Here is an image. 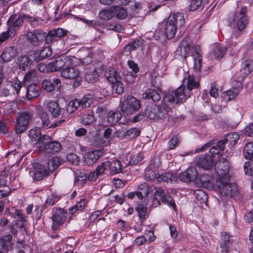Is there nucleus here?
Returning a JSON list of instances; mask_svg holds the SVG:
<instances>
[{
	"label": "nucleus",
	"instance_id": "obj_17",
	"mask_svg": "<svg viewBox=\"0 0 253 253\" xmlns=\"http://www.w3.org/2000/svg\"><path fill=\"white\" fill-rule=\"evenodd\" d=\"M24 20V14H14L10 16L7 24L8 28H11L15 30L23 25Z\"/></svg>",
	"mask_w": 253,
	"mask_h": 253
},
{
	"label": "nucleus",
	"instance_id": "obj_32",
	"mask_svg": "<svg viewBox=\"0 0 253 253\" xmlns=\"http://www.w3.org/2000/svg\"><path fill=\"white\" fill-rule=\"evenodd\" d=\"M122 115L119 111H109L107 115V121L110 125H114L122 118Z\"/></svg>",
	"mask_w": 253,
	"mask_h": 253
},
{
	"label": "nucleus",
	"instance_id": "obj_61",
	"mask_svg": "<svg viewBox=\"0 0 253 253\" xmlns=\"http://www.w3.org/2000/svg\"><path fill=\"white\" fill-rule=\"evenodd\" d=\"M116 14L117 17L121 19H124L127 16L126 10L123 7H118L116 9Z\"/></svg>",
	"mask_w": 253,
	"mask_h": 253
},
{
	"label": "nucleus",
	"instance_id": "obj_3",
	"mask_svg": "<svg viewBox=\"0 0 253 253\" xmlns=\"http://www.w3.org/2000/svg\"><path fill=\"white\" fill-rule=\"evenodd\" d=\"M36 146L39 150L46 154L55 155L62 149L61 144L46 135H43L39 141L36 142Z\"/></svg>",
	"mask_w": 253,
	"mask_h": 253
},
{
	"label": "nucleus",
	"instance_id": "obj_44",
	"mask_svg": "<svg viewBox=\"0 0 253 253\" xmlns=\"http://www.w3.org/2000/svg\"><path fill=\"white\" fill-rule=\"evenodd\" d=\"M29 137L32 141H38L42 138L40 130L38 128L31 129L29 131Z\"/></svg>",
	"mask_w": 253,
	"mask_h": 253
},
{
	"label": "nucleus",
	"instance_id": "obj_47",
	"mask_svg": "<svg viewBox=\"0 0 253 253\" xmlns=\"http://www.w3.org/2000/svg\"><path fill=\"white\" fill-rule=\"evenodd\" d=\"M87 178V176L85 174L81 173L80 174L77 176L75 179L74 185L75 186L82 187L85 183Z\"/></svg>",
	"mask_w": 253,
	"mask_h": 253
},
{
	"label": "nucleus",
	"instance_id": "obj_16",
	"mask_svg": "<svg viewBox=\"0 0 253 253\" xmlns=\"http://www.w3.org/2000/svg\"><path fill=\"white\" fill-rule=\"evenodd\" d=\"M190 49V45L189 43L185 42H181L175 52L174 57L180 60H184L187 58Z\"/></svg>",
	"mask_w": 253,
	"mask_h": 253
},
{
	"label": "nucleus",
	"instance_id": "obj_51",
	"mask_svg": "<svg viewBox=\"0 0 253 253\" xmlns=\"http://www.w3.org/2000/svg\"><path fill=\"white\" fill-rule=\"evenodd\" d=\"M159 120H163L165 124L168 122V111L165 107L159 105Z\"/></svg>",
	"mask_w": 253,
	"mask_h": 253
},
{
	"label": "nucleus",
	"instance_id": "obj_23",
	"mask_svg": "<svg viewBox=\"0 0 253 253\" xmlns=\"http://www.w3.org/2000/svg\"><path fill=\"white\" fill-rule=\"evenodd\" d=\"M41 93L40 87L36 84L29 85L27 88L26 96L28 100L37 98Z\"/></svg>",
	"mask_w": 253,
	"mask_h": 253
},
{
	"label": "nucleus",
	"instance_id": "obj_35",
	"mask_svg": "<svg viewBox=\"0 0 253 253\" xmlns=\"http://www.w3.org/2000/svg\"><path fill=\"white\" fill-rule=\"evenodd\" d=\"M194 68L196 71H201L202 62V56L199 51L195 50L193 53Z\"/></svg>",
	"mask_w": 253,
	"mask_h": 253
},
{
	"label": "nucleus",
	"instance_id": "obj_64",
	"mask_svg": "<svg viewBox=\"0 0 253 253\" xmlns=\"http://www.w3.org/2000/svg\"><path fill=\"white\" fill-rule=\"evenodd\" d=\"M244 132L245 135L248 136L253 135V124L249 123L244 128Z\"/></svg>",
	"mask_w": 253,
	"mask_h": 253
},
{
	"label": "nucleus",
	"instance_id": "obj_55",
	"mask_svg": "<svg viewBox=\"0 0 253 253\" xmlns=\"http://www.w3.org/2000/svg\"><path fill=\"white\" fill-rule=\"evenodd\" d=\"M11 90L15 92L16 94H18L20 89L22 87L21 83L19 81H16L15 82L11 83L10 84H8Z\"/></svg>",
	"mask_w": 253,
	"mask_h": 253
},
{
	"label": "nucleus",
	"instance_id": "obj_60",
	"mask_svg": "<svg viewBox=\"0 0 253 253\" xmlns=\"http://www.w3.org/2000/svg\"><path fill=\"white\" fill-rule=\"evenodd\" d=\"M59 200V198L58 196L54 195H50L49 196H48V197L47 198L45 201V203L44 204L45 206L47 207L49 206H52Z\"/></svg>",
	"mask_w": 253,
	"mask_h": 253
},
{
	"label": "nucleus",
	"instance_id": "obj_18",
	"mask_svg": "<svg viewBox=\"0 0 253 253\" xmlns=\"http://www.w3.org/2000/svg\"><path fill=\"white\" fill-rule=\"evenodd\" d=\"M71 65V62L70 61V64H67L61 71L62 76L65 79H72L80 75L78 69L73 66H70Z\"/></svg>",
	"mask_w": 253,
	"mask_h": 253
},
{
	"label": "nucleus",
	"instance_id": "obj_22",
	"mask_svg": "<svg viewBox=\"0 0 253 253\" xmlns=\"http://www.w3.org/2000/svg\"><path fill=\"white\" fill-rule=\"evenodd\" d=\"M33 61L27 55H21L17 59V63L20 69L25 71L31 67Z\"/></svg>",
	"mask_w": 253,
	"mask_h": 253
},
{
	"label": "nucleus",
	"instance_id": "obj_27",
	"mask_svg": "<svg viewBox=\"0 0 253 253\" xmlns=\"http://www.w3.org/2000/svg\"><path fill=\"white\" fill-rule=\"evenodd\" d=\"M100 152L98 151H90L86 153L84 156V162L88 165H93L100 157Z\"/></svg>",
	"mask_w": 253,
	"mask_h": 253
},
{
	"label": "nucleus",
	"instance_id": "obj_39",
	"mask_svg": "<svg viewBox=\"0 0 253 253\" xmlns=\"http://www.w3.org/2000/svg\"><path fill=\"white\" fill-rule=\"evenodd\" d=\"M104 173V169H103L102 166L100 164L97 166L94 171L89 173L88 178L90 181H94L99 175Z\"/></svg>",
	"mask_w": 253,
	"mask_h": 253
},
{
	"label": "nucleus",
	"instance_id": "obj_52",
	"mask_svg": "<svg viewBox=\"0 0 253 253\" xmlns=\"http://www.w3.org/2000/svg\"><path fill=\"white\" fill-rule=\"evenodd\" d=\"M94 121V117L93 114L84 115L82 120V124L84 125H90Z\"/></svg>",
	"mask_w": 253,
	"mask_h": 253
},
{
	"label": "nucleus",
	"instance_id": "obj_6",
	"mask_svg": "<svg viewBox=\"0 0 253 253\" xmlns=\"http://www.w3.org/2000/svg\"><path fill=\"white\" fill-rule=\"evenodd\" d=\"M235 238L227 232L221 233L220 246L217 248V253H229L235 244Z\"/></svg>",
	"mask_w": 253,
	"mask_h": 253
},
{
	"label": "nucleus",
	"instance_id": "obj_43",
	"mask_svg": "<svg viewBox=\"0 0 253 253\" xmlns=\"http://www.w3.org/2000/svg\"><path fill=\"white\" fill-rule=\"evenodd\" d=\"M142 41L135 40L131 43H130L125 46V50L128 52L136 50V49L142 47Z\"/></svg>",
	"mask_w": 253,
	"mask_h": 253
},
{
	"label": "nucleus",
	"instance_id": "obj_48",
	"mask_svg": "<svg viewBox=\"0 0 253 253\" xmlns=\"http://www.w3.org/2000/svg\"><path fill=\"white\" fill-rule=\"evenodd\" d=\"M81 107L79 103L78 99H76L71 100L67 107V111L69 113H73L77 108Z\"/></svg>",
	"mask_w": 253,
	"mask_h": 253
},
{
	"label": "nucleus",
	"instance_id": "obj_5",
	"mask_svg": "<svg viewBox=\"0 0 253 253\" xmlns=\"http://www.w3.org/2000/svg\"><path fill=\"white\" fill-rule=\"evenodd\" d=\"M230 179L218 178L216 180V185L221 195L233 197L238 191L237 185L234 183H230Z\"/></svg>",
	"mask_w": 253,
	"mask_h": 253
},
{
	"label": "nucleus",
	"instance_id": "obj_9",
	"mask_svg": "<svg viewBox=\"0 0 253 253\" xmlns=\"http://www.w3.org/2000/svg\"><path fill=\"white\" fill-rule=\"evenodd\" d=\"M67 216V212L63 209H59L53 211L52 216L53 224L52 228L53 230H57L65 222Z\"/></svg>",
	"mask_w": 253,
	"mask_h": 253
},
{
	"label": "nucleus",
	"instance_id": "obj_58",
	"mask_svg": "<svg viewBox=\"0 0 253 253\" xmlns=\"http://www.w3.org/2000/svg\"><path fill=\"white\" fill-rule=\"evenodd\" d=\"M202 0H191L189 5V10L195 11L202 6Z\"/></svg>",
	"mask_w": 253,
	"mask_h": 253
},
{
	"label": "nucleus",
	"instance_id": "obj_34",
	"mask_svg": "<svg viewBox=\"0 0 253 253\" xmlns=\"http://www.w3.org/2000/svg\"><path fill=\"white\" fill-rule=\"evenodd\" d=\"M39 112L38 115L41 120V125L42 128L47 127L50 124L49 116L48 114L44 111L41 106L39 107Z\"/></svg>",
	"mask_w": 253,
	"mask_h": 253
},
{
	"label": "nucleus",
	"instance_id": "obj_59",
	"mask_svg": "<svg viewBox=\"0 0 253 253\" xmlns=\"http://www.w3.org/2000/svg\"><path fill=\"white\" fill-rule=\"evenodd\" d=\"M139 133V130L136 128H132L128 130L126 128V136H128L130 138L137 137Z\"/></svg>",
	"mask_w": 253,
	"mask_h": 253
},
{
	"label": "nucleus",
	"instance_id": "obj_24",
	"mask_svg": "<svg viewBox=\"0 0 253 253\" xmlns=\"http://www.w3.org/2000/svg\"><path fill=\"white\" fill-rule=\"evenodd\" d=\"M159 197H161L162 202L169 207H172L174 211L176 210V204L174 200L169 194H165L163 192L162 188H159Z\"/></svg>",
	"mask_w": 253,
	"mask_h": 253
},
{
	"label": "nucleus",
	"instance_id": "obj_37",
	"mask_svg": "<svg viewBox=\"0 0 253 253\" xmlns=\"http://www.w3.org/2000/svg\"><path fill=\"white\" fill-rule=\"evenodd\" d=\"M243 154L246 159L251 160L253 157V143L249 142L247 143L243 150Z\"/></svg>",
	"mask_w": 253,
	"mask_h": 253
},
{
	"label": "nucleus",
	"instance_id": "obj_36",
	"mask_svg": "<svg viewBox=\"0 0 253 253\" xmlns=\"http://www.w3.org/2000/svg\"><path fill=\"white\" fill-rule=\"evenodd\" d=\"M80 107L83 109L89 107L93 102V98L91 95H85L81 99H78Z\"/></svg>",
	"mask_w": 253,
	"mask_h": 253
},
{
	"label": "nucleus",
	"instance_id": "obj_42",
	"mask_svg": "<svg viewBox=\"0 0 253 253\" xmlns=\"http://www.w3.org/2000/svg\"><path fill=\"white\" fill-rule=\"evenodd\" d=\"M145 177L147 181H151L152 182L156 181V184L158 182V176L150 168H147L145 170Z\"/></svg>",
	"mask_w": 253,
	"mask_h": 253
},
{
	"label": "nucleus",
	"instance_id": "obj_20",
	"mask_svg": "<svg viewBox=\"0 0 253 253\" xmlns=\"http://www.w3.org/2000/svg\"><path fill=\"white\" fill-rule=\"evenodd\" d=\"M240 75L242 79L246 78L253 70V61L252 60H246L242 62Z\"/></svg>",
	"mask_w": 253,
	"mask_h": 253
},
{
	"label": "nucleus",
	"instance_id": "obj_38",
	"mask_svg": "<svg viewBox=\"0 0 253 253\" xmlns=\"http://www.w3.org/2000/svg\"><path fill=\"white\" fill-rule=\"evenodd\" d=\"M238 93V92L229 89L222 93V98L225 102H229L236 98Z\"/></svg>",
	"mask_w": 253,
	"mask_h": 253
},
{
	"label": "nucleus",
	"instance_id": "obj_56",
	"mask_svg": "<svg viewBox=\"0 0 253 253\" xmlns=\"http://www.w3.org/2000/svg\"><path fill=\"white\" fill-rule=\"evenodd\" d=\"M67 159L69 162L75 165H78L80 161L79 157L74 153H70L67 155Z\"/></svg>",
	"mask_w": 253,
	"mask_h": 253
},
{
	"label": "nucleus",
	"instance_id": "obj_25",
	"mask_svg": "<svg viewBox=\"0 0 253 253\" xmlns=\"http://www.w3.org/2000/svg\"><path fill=\"white\" fill-rule=\"evenodd\" d=\"M227 48L220 43H216L213 47L212 54L215 59L221 60L227 52Z\"/></svg>",
	"mask_w": 253,
	"mask_h": 253
},
{
	"label": "nucleus",
	"instance_id": "obj_31",
	"mask_svg": "<svg viewBox=\"0 0 253 253\" xmlns=\"http://www.w3.org/2000/svg\"><path fill=\"white\" fill-rule=\"evenodd\" d=\"M47 109L52 116L55 118L59 117L61 114V108L55 101H50L48 103Z\"/></svg>",
	"mask_w": 253,
	"mask_h": 253
},
{
	"label": "nucleus",
	"instance_id": "obj_40",
	"mask_svg": "<svg viewBox=\"0 0 253 253\" xmlns=\"http://www.w3.org/2000/svg\"><path fill=\"white\" fill-rule=\"evenodd\" d=\"M136 211L138 212V216L142 222L146 218V216L147 213V208L142 204H138L136 208Z\"/></svg>",
	"mask_w": 253,
	"mask_h": 253
},
{
	"label": "nucleus",
	"instance_id": "obj_11",
	"mask_svg": "<svg viewBox=\"0 0 253 253\" xmlns=\"http://www.w3.org/2000/svg\"><path fill=\"white\" fill-rule=\"evenodd\" d=\"M104 169V172L109 170L110 174L113 175L117 174L122 171L121 163L118 160H114L112 161H106L100 164Z\"/></svg>",
	"mask_w": 253,
	"mask_h": 253
},
{
	"label": "nucleus",
	"instance_id": "obj_33",
	"mask_svg": "<svg viewBox=\"0 0 253 253\" xmlns=\"http://www.w3.org/2000/svg\"><path fill=\"white\" fill-rule=\"evenodd\" d=\"M225 142L223 140L219 141L216 145L212 146L210 149L209 152L211 156L213 158L214 156L216 155H219L222 152L225 148Z\"/></svg>",
	"mask_w": 253,
	"mask_h": 253
},
{
	"label": "nucleus",
	"instance_id": "obj_1",
	"mask_svg": "<svg viewBox=\"0 0 253 253\" xmlns=\"http://www.w3.org/2000/svg\"><path fill=\"white\" fill-rule=\"evenodd\" d=\"M187 87L189 92L186 93L184 85L179 86L176 89L166 92L163 97V103L169 109H171L175 105L182 103L190 96V92L193 89L200 87V81L196 76L188 75L187 79Z\"/></svg>",
	"mask_w": 253,
	"mask_h": 253
},
{
	"label": "nucleus",
	"instance_id": "obj_21",
	"mask_svg": "<svg viewBox=\"0 0 253 253\" xmlns=\"http://www.w3.org/2000/svg\"><path fill=\"white\" fill-rule=\"evenodd\" d=\"M138 191L139 192L142 191V194L145 196H147L149 193L155 191L154 193V199L155 200H157L158 189L154 185L149 186L146 183L140 184L138 186Z\"/></svg>",
	"mask_w": 253,
	"mask_h": 253
},
{
	"label": "nucleus",
	"instance_id": "obj_8",
	"mask_svg": "<svg viewBox=\"0 0 253 253\" xmlns=\"http://www.w3.org/2000/svg\"><path fill=\"white\" fill-rule=\"evenodd\" d=\"M222 160L223 161L220 160L218 163H216L215 171L218 175V178L222 177V179H230V166L228 161L224 158H222Z\"/></svg>",
	"mask_w": 253,
	"mask_h": 253
},
{
	"label": "nucleus",
	"instance_id": "obj_15",
	"mask_svg": "<svg viewBox=\"0 0 253 253\" xmlns=\"http://www.w3.org/2000/svg\"><path fill=\"white\" fill-rule=\"evenodd\" d=\"M204 173L199 177L197 176L195 183L198 187L210 188L211 187V180L214 178L213 173Z\"/></svg>",
	"mask_w": 253,
	"mask_h": 253
},
{
	"label": "nucleus",
	"instance_id": "obj_29",
	"mask_svg": "<svg viewBox=\"0 0 253 253\" xmlns=\"http://www.w3.org/2000/svg\"><path fill=\"white\" fill-rule=\"evenodd\" d=\"M104 76L111 84H114L119 80L122 79L121 77L116 71L112 68L107 69L106 70Z\"/></svg>",
	"mask_w": 253,
	"mask_h": 253
},
{
	"label": "nucleus",
	"instance_id": "obj_10",
	"mask_svg": "<svg viewBox=\"0 0 253 253\" xmlns=\"http://www.w3.org/2000/svg\"><path fill=\"white\" fill-rule=\"evenodd\" d=\"M196 165L205 170H211L214 167H216L214 159L210 155H204L197 158Z\"/></svg>",
	"mask_w": 253,
	"mask_h": 253
},
{
	"label": "nucleus",
	"instance_id": "obj_45",
	"mask_svg": "<svg viewBox=\"0 0 253 253\" xmlns=\"http://www.w3.org/2000/svg\"><path fill=\"white\" fill-rule=\"evenodd\" d=\"M248 23V17L247 15L241 16L237 23L238 29L242 31L244 29Z\"/></svg>",
	"mask_w": 253,
	"mask_h": 253
},
{
	"label": "nucleus",
	"instance_id": "obj_26",
	"mask_svg": "<svg viewBox=\"0 0 253 253\" xmlns=\"http://www.w3.org/2000/svg\"><path fill=\"white\" fill-rule=\"evenodd\" d=\"M48 174L47 171L45 167L39 164H37L34 168V178L37 181L41 180L44 176Z\"/></svg>",
	"mask_w": 253,
	"mask_h": 253
},
{
	"label": "nucleus",
	"instance_id": "obj_28",
	"mask_svg": "<svg viewBox=\"0 0 253 253\" xmlns=\"http://www.w3.org/2000/svg\"><path fill=\"white\" fill-rule=\"evenodd\" d=\"M51 49L48 47H45L43 49L36 51L34 53L35 60L39 62L49 57L52 54Z\"/></svg>",
	"mask_w": 253,
	"mask_h": 253
},
{
	"label": "nucleus",
	"instance_id": "obj_2",
	"mask_svg": "<svg viewBox=\"0 0 253 253\" xmlns=\"http://www.w3.org/2000/svg\"><path fill=\"white\" fill-rule=\"evenodd\" d=\"M185 23L183 14L177 13L170 14L165 24H161L160 26H165V33L168 39L173 38L176 34L177 27H181Z\"/></svg>",
	"mask_w": 253,
	"mask_h": 253
},
{
	"label": "nucleus",
	"instance_id": "obj_30",
	"mask_svg": "<svg viewBox=\"0 0 253 253\" xmlns=\"http://www.w3.org/2000/svg\"><path fill=\"white\" fill-rule=\"evenodd\" d=\"M143 99H151L154 102H158V92L156 89H147L142 94Z\"/></svg>",
	"mask_w": 253,
	"mask_h": 253
},
{
	"label": "nucleus",
	"instance_id": "obj_62",
	"mask_svg": "<svg viewBox=\"0 0 253 253\" xmlns=\"http://www.w3.org/2000/svg\"><path fill=\"white\" fill-rule=\"evenodd\" d=\"M10 89L7 84L6 87L3 88L0 91V96L7 97L14 94V92L13 90H11Z\"/></svg>",
	"mask_w": 253,
	"mask_h": 253
},
{
	"label": "nucleus",
	"instance_id": "obj_53",
	"mask_svg": "<svg viewBox=\"0 0 253 253\" xmlns=\"http://www.w3.org/2000/svg\"><path fill=\"white\" fill-rule=\"evenodd\" d=\"M179 139L177 136H174L168 142V149L169 150L174 149L179 145Z\"/></svg>",
	"mask_w": 253,
	"mask_h": 253
},
{
	"label": "nucleus",
	"instance_id": "obj_49",
	"mask_svg": "<svg viewBox=\"0 0 253 253\" xmlns=\"http://www.w3.org/2000/svg\"><path fill=\"white\" fill-rule=\"evenodd\" d=\"M112 84V88L115 90V92L118 94H121L124 91L125 86L122 83L121 80H119L116 82Z\"/></svg>",
	"mask_w": 253,
	"mask_h": 253
},
{
	"label": "nucleus",
	"instance_id": "obj_13",
	"mask_svg": "<svg viewBox=\"0 0 253 253\" xmlns=\"http://www.w3.org/2000/svg\"><path fill=\"white\" fill-rule=\"evenodd\" d=\"M198 176V171L194 167H189L185 171L181 172L179 174V179L184 182H194Z\"/></svg>",
	"mask_w": 253,
	"mask_h": 253
},
{
	"label": "nucleus",
	"instance_id": "obj_54",
	"mask_svg": "<svg viewBox=\"0 0 253 253\" xmlns=\"http://www.w3.org/2000/svg\"><path fill=\"white\" fill-rule=\"evenodd\" d=\"M42 87L47 92H51L53 90L51 81L49 79H45L42 83Z\"/></svg>",
	"mask_w": 253,
	"mask_h": 253
},
{
	"label": "nucleus",
	"instance_id": "obj_63",
	"mask_svg": "<svg viewBox=\"0 0 253 253\" xmlns=\"http://www.w3.org/2000/svg\"><path fill=\"white\" fill-rule=\"evenodd\" d=\"M114 137L124 138L126 137V127H122L117 129L114 134Z\"/></svg>",
	"mask_w": 253,
	"mask_h": 253
},
{
	"label": "nucleus",
	"instance_id": "obj_12",
	"mask_svg": "<svg viewBox=\"0 0 253 253\" xmlns=\"http://www.w3.org/2000/svg\"><path fill=\"white\" fill-rule=\"evenodd\" d=\"M45 36V33L40 30H34L27 33L28 41L35 46L39 45L44 41Z\"/></svg>",
	"mask_w": 253,
	"mask_h": 253
},
{
	"label": "nucleus",
	"instance_id": "obj_57",
	"mask_svg": "<svg viewBox=\"0 0 253 253\" xmlns=\"http://www.w3.org/2000/svg\"><path fill=\"white\" fill-rule=\"evenodd\" d=\"M37 72L35 70L32 69L26 73L24 76V80L26 81H34L36 77Z\"/></svg>",
	"mask_w": 253,
	"mask_h": 253
},
{
	"label": "nucleus",
	"instance_id": "obj_14",
	"mask_svg": "<svg viewBox=\"0 0 253 253\" xmlns=\"http://www.w3.org/2000/svg\"><path fill=\"white\" fill-rule=\"evenodd\" d=\"M67 64H70V59L65 57H58L48 64V71L51 72L62 70Z\"/></svg>",
	"mask_w": 253,
	"mask_h": 253
},
{
	"label": "nucleus",
	"instance_id": "obj_7",
	"mask_svg": "<svg viewBox=\"0 0 253 253\" xmlns=\"http://www.w3.org/2000/svg\"><path fill=\"white\" fill-rule=\"evenodd\" d=\"M32 115L29 112H24L20 114L17 119L15 126V132L17 134L24 132L27 129L30 121L32 120Z\"/></svg>",
	"mask_w": 253,
	"mask_h": 253
},
{
	"label": "nucleus",
	"instance_id": "obj_46",
	"mask_svg": "<svg viewBox=\"0 0 253 253\" xmlns=\"http://www.w3.org/2000/svg\"><path fill=\"white\" fill-rule=\"evenodd\" d=\"M60 165V162L58 158H53L49 160L47 163V168L51 172L55 170Z\"/></svg>",
	"mask_w": 253,
	"mask_h": 253
},
{
	"label": "nucleus",
	"instance_id": "obj_41",
	"mask_svg": "<svg viewBox=\"0 0 253 253\" xmlns=\"http://www.w3.org/2000/svg\"><path fill=\"white\" fill-rule=\"evenodd\" d=\"M98 74L99 72L97 71L96 69H94L93 72L86 73L84 76L85 80L88 83H93L97 81L99 76Z\"/></svg>",
	"mask_w": 253,
	"mask_h": 253
},
{
	"label": "nucleus",
	"instance_id": "obj_19",
	"mask_svg": "<svg viewBox=\"0 0 253 253\" xmlns=\"http://www.w3.org/2000/svg\"><path fill=\"white\" fill-rule=\"evenodd\" d=\"M17 56V50L14 46L6 48L0 56V62H8Z\"/></svg>",
	"mask_w": 253,
	"mask_h": 253
},
{
	"label": "nucleus",
	"instance_id": "obj_4",
	"mask_svg": "<svg viewBox=\"0 0 253 253\" xmlns=\"http://www.w3.org/2000/svg\"><path fill=\"white\" fill-rule=\"evenodd\" d=\"M121 111L125 115H131L138 111L141 108L139 101L132 95H128L120 104Z\"/></svg>",
	"mask_w": 253,
	"mask_h": 253
},
{
	"label": "nucleus",
	"instance_id": "obj_50",
	"mask_svg": "<svg viewBox=\"0 0 253 253\" xmlns=\"http://www.w3.org/2000/svg\"><path fill=\"white\" fill-rule=\"evenodd\" d=\"M15 35V30L8 28L7 31L3 32L0 35V42H2Z\"/></svg>",
	"mask_w": 253,
	"mask_h": 253
}]
</instances>
